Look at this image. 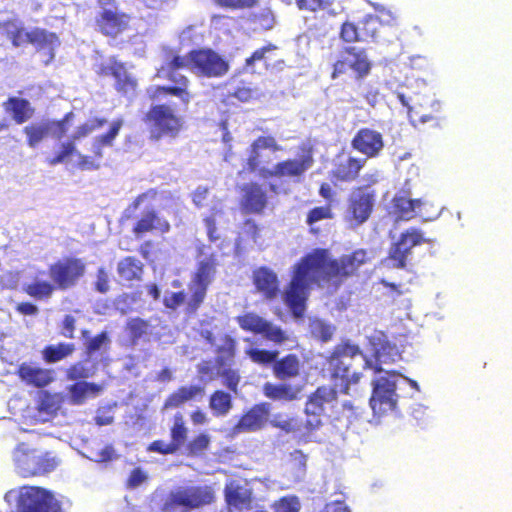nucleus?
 Segmentation results:
<instances>
[{
  "label": "nucleus",
  "instance_id": "f257e3e1",
  "mask_svg": "<svg viewBox=\"0 0 512 512\" xmlns=\"http://www.w3.org/2000/svg\"><path fill=\"white\" fill-rule=\"evenodd\" d=\"M372 255L358 248L336 258L328 248H314L303 255L292 267L286 286L284 302L296 319L303 318L313 286L324 284L339 288L348 278L359 276L361 267L370 264Z\"/></svg>",
  "mask_w": 512,
  "mask_h": 512
},
{
  "label": "nucleus",
  "instance_id": "f03ea898",
  "mask_svg": "<svg viewBox=\"0 0 512 512\" xmlns=\"http://www.w3.org/2000/svg\"><path fill=\"white\" fill-rule=\"evenodd\" d=\"M265 150L278 153L282 151V147L273 135L257 137L248 148V156L243 165V172L257 174L263 180H275L270 182L268 186L269 191L275 195L287 193L288 189L284 187L287 179L299 181L315 163L313 148L309 145H302L297 158L279 161L272 168H269L266 164L271 161L265 158Z\"/></svg>",
  "mask_w": 512,
  "mask_h": 512
},
{
  "label": "nucleus",
  "instance_id": "7ed1b4c3",
  "mask_svg": "<svg viewBox=\"0 0 512 512\" xmlns=\"http://www.w3.org/2000/svg\"><path fill=\"white\" fill-rule=\"evenodd\" d=\"M360 356L364 361V368H371L374 373H380L382 360L379 352H376V361L372 363L355 344L342 343L332 350L328 359H326V370L330 378L336 383L340 381V392L348 395L351 385L359 383L362 373L352 371L355 358Z\"/></svg>",
  "mask_w": 512,
  "mask_h": 512
},
{
  "label": "nucleus",
  "instance_id": "20e7f679",
  "mask_svg": "<svg viewBox=\"0 0 512 512\" xmlns=\"http://www.w3.org/2000/svg\"><path fill=\"white\" fill-rule=\"evenodd\" d=\"M216 501L211 485H186L171 490L163 500L161 512H190Z\"/></svg>",
  "mask_w": 512,
  "mask_h": 512
},
{
  "label": "nucleus",
  "instance_id": "39448f33",
  "mask_svg": "<svg viewBox=\"0 0 512 512\" xmlns=\"http://www.w3.org/2000/svg\"><path fill=\"white\" fill-rule=\"evenodd\" d=\"M218 260L215 254L199 260L188 284L189 298L185 313L194 315L204 304L209 286L215 279Z\"/></svg>",
  "mask_w": 512,
  "mask_h": 512
},
{
  "label": "nucleus",
  "instance_id": "423d86ee",
  "mask_svg": "<svg viewBox=\"0 0 512 512\" xmlns=\"http://www.w3.org/2000/svg\"><path fill=\"white\" fill-rule=\"evenodd\" d=\"M372 69V62L363 48L346 46L340 50V55L332 63V80L339 79L342 75L351 71L354 79L361 81L366 78Z\"/></svg>",
  "mask_w": 512,
  "mask_h": 512
},
{
  "label": "nucleus",
  "instance_id": "0eeeda50",
  "mask_svg": "<svg viewBox=\"0 0 512 512\" xmlns=\"http://www.w3.org/2000/svg\"><path fill=\"white\" fill-rule=\"evenodd\" d=\"M101 10L96 14V30L109 38H117L130 29L132 17L117 9L115 0H98Z\"/></svg>",
  "mask_w": 512,
  "mask_h": 512
},
{
  "label": "nucleus",
  "instance_id": "6e6552de",
  "mask_svg": "<svg viewBox=\"0 0 512 512\" xmlns=\"http://www.w3.org/2000/svg\"><path fill=\"white\" fill-rule=\"evenodd\" d=\"M86 270L85 261L73 255L63 256L48 266L50 279L61 291L76 287L85 276Z\"/></svg>",
  "mask_w": 512,
  "mask_h": 512
},
{
  "label": "nucleus",
  "instance_id": "1a4fd4ad",
  "mask_svg": "<svg viewBox=\"0 0 512 512\" xmlns=\"http://www.w3.org/2000/svg\"><path fill=\"white\" fill-rule=\"evenodd\" d=\"M400 376L397 371H386L384 376L372 381V391L369 398L370 407L375 415L381 416L396 408L398 395L396 379Z\"/></svg>",
  "mask_w": 512,
  "mask_h": 512
},
{
  "label": "nucleus",
  "instance_id": "9d476101",
  "mask_svg": "<svg viewBox=\"0 0 512 512\" xmlns=\"http://www.w3.org/2000/svg\"><path fill=\"white\" fill-rule=\"evenodd\" d=\"M365 185L356 186L348 197V218L356 225L364 223L371 215L376 193L371 188L378 182L375 174L364 176Z\"/></svg>",
  "mask_w": 512,
  "mask_h": 512
},
{
  "label": "nucleus",
  "instance_id": "9b49d317",
  "mask_svg": "<svg viewBox=\"0 0 512 512\" xmlns=\"http://www.w3.org/2000/svg\"><path fill=\"white\" fill-rule=\"evenodd\" d=\"M215 352L217 374L223 377L224 385L230 391L237 393L241 376L237 369L231 367L235 363L237 355V340L231 335L225 334Z\"/></svg>",
  "mask_w": 512,
  "mask_h": 512
},
{
  "label": "nucleus",
  "instance_id": "f8f14e48",
  "mask_svg": "<svg viewBox=\"0 0 512 512\" xmlns=\"http://www.w3.org/2000/svg\"><path fill=\"white\" fill-rule=\"evenodd\" d=\"M190 70L206 78H220L229 70V62L212 49H194L188 53Z\"/></svg>",
  "mask_w": 512,
  "mask_h": 512
},
{
  "label": "nucleus",
  "instance_id": "ddd939ff",
  "mask_svg": "<svg viewBox=\"0 0 512 512\" xmlns=\"http://www.w3.org/2000/svg\"><path fill=\"white\" fill-rule=\"evenodd\" d=\"M144 122L151 127L156 139L165 136L176 137L182 129L181 118L167 104L151 106L144 117Z\"/></svg>",
  "mask_w": 512,
  "mask_h": 512
},
{
  "label": "nucleus",
  "instance_id": "4468645a",
  "mask_svg": "<svg viewBox=\"0 0 512 512\" xmlns=\"http://www.w3.org/2000/svg\"><path fill=\"white\" fill-rule=\"evenodd\" d=\"M19 512H62L53 493L40 486L24 485L18 497Z\"/></svg>",
  "mask_w": 512,
  "mask_h": 512
},
{
  "label": "nucleus",
  "instance_id": "2eb2a0df",
  "mask_svg": "<svg viewBox=\"0 0 512 512\" xmlns=\"http://www.w3.org/2000/svg\"><path fill=\"white\" fill-rule=\"evenodd\" d=\"M236 321L244 331L261 335L275 344H282L289 339L287 332L281 326L255 312H246L239 315L236 317Z\"/></svg>",
  "mask_w": 512,
  "mask_h": 512
},
{
  "label": "nucleus",
  "instance_id": "dca6fc26",
  "mask_svg": "<svg viewBox=\"0 0 512 512\" xmlns=\"http://www.w3.org/2000/svg\"><path fill=\"white\" fill-rule=\"evenodd\" d=\"M426 242L427 239L420 229L410 227L403 231L397 241L391 245L386 261L390 262L391 268L404 269L406 267L407 257L411 254L412 248Z\"/></svg>",
  "mask_w": 512,
  "mask_h": 512
},
{
  "label": "nucleus",
  "instance_id": "f3484780",
  "mask_svg": "<svg viewBox=\"0 0 512 512\" xmlns=\"http://www.w3.org/2000/svg\"><path fill=\"white\" fill-rule=\"evenodd\" d=\"M123 119L113 121L109 130L97 136L92 142V155H84L78 151L77 154V168L83 171H93L101 168V160L103 158L104 147L112 146L114 140L118 136L121 127L123 126Z\"/></svg>",
  "mask_w": 512,
  "mask_h": 512
},
{
  "label": "nucleus",
  "instance_id": "a211bd4d",
  "mask_svg": "<svg viewBox=\"0 0 512 512\" xmlns=\"http://www.w3.org/2000/svg\"><path fill=\"white\" fill-rule=\"evenodd\" d=\"M96 74L100 78L113 77L115 90L123 96L136 91L138 81L127 70L125 63L116 57H111L108 62L96 66Z\"/></svg>",
  "mask_w": 512,
  "mask_h": 512
},
{
  "label": "nucleus",
  "instance_id": "6ab92c4d",
  "mask_svg": "<svg viewBox=\"0 0 512 512\" xmlns=\"http://www.w3.org/2000/svg\"><path fill=\"white\" fill-rule=\"evenodd\" d=\"M171 228L170 221L156 207L147 205L137 216L132 233L136 238H143L148 234L165 235Z\"/></svg>",
  "mask_w": 512,
  "mask_h": 512
},
{
  "label": "nucleus",
  "instance_id": "aec40b11",
  "mask_svg": "<svg viewBox=\"0 0 512 512\" xmlns=\"http://www.w3.org/2000/svg\"><path fill=\"white\" fill-rule=\"evenodd\" d=\"M170 442L162 439L152 441L148 450L163 455L174 454L186 444L188 438V427L182 413H176L173 417V424L170 427Z\"/></svg>",
  "mask_w": 512,
  "mask_h": 512
},
{
  "label": "nucleus",
  "instance_id": "412c9836",
  "mask_svg": "<svg viewBox=\"0 0 512 512\" xmlns=\"http://www.w3.org/2000/svg\"><path fill=\"white\" fill-rule=\"evenodd\" d=\"M166 79L172 82V86L155 85L146 89L147 96L150 101H157L167 95L175 96L182 103L188 105L193 98L190 92V80L188 77H176L174 74H166Z\"/></svg>",
  "mask_w": 512,
  "mask_h": 512
},
{
  "label": "nucleus",
  "instance_id": "4be33fe9",
  "mask_svg": "<svg viewBox=\"0 0 512 512\" xmlns=\"http://www.w3.org/2000/svg\"><path fill=\"white\" fill-rule=\"evenodd\" d=\"M269 205L267 190L258 182L246 183L242 187L240 207L245 214L261 215Z\"/></svg>",
  "mask_w": 512,
  "mask_h": 512
},
{
  "label": "nucleus",
  "instance_id": "5701e85b",
  "mask_svg": "<svg viewBox=\"0 0 512 512\" xmlns=\"http://www.w3.org/2000/svg\"><path fill=\"white\" fill-rule=\"evenodd\" d=\"M352 149L365 156L364 159L376 158L384 148L383 136L371 128H360L352 139Z\"/></svg>",
  "mask_w": 512,
  "mask_h": 512
},
{
  "label": "nucleus",
  "instance_id": "b1692460",
  "mask_svg": "<svg viewBox=\"0 0 512 512\" xmlns=\"http://www.w3.org/2000/svg\"><path fill=\"white\" fill-rule=\"evenodd\" d=\"M270 407L268 403L253 405L246 411L233 427L235 434L254 432L265 427L269 420Z\"/></svg>",
  "mask_w": 512,
  "mask_h": 512
},
{
  "label": "nucleus",
  "instance_id": "393cba45",
  "mask_svg": "<svg viewBox=\"0 0 512 512\" xmlns=\"http://www.w3.org/2000/svg\"><path fill=\"white\" fill-rule=\"evenodd\" d=\"M365 163L366 159L351 155L338 161L334 164V168L330 170V181L334 184L357 181Z\"/></svg>",
  "mask_w": 512,
  "mask_h": 512
},
{
  "label": "nucleus",
  "instance_id": "a878e982",
  "mask_svg": "<svg viewBox=\"0 0 512 512\" xmlns=\"http://www.w3.org/2000/svg\"><path fill=\"white\" fill-rule=\"evenodd\" d=\"M16 375L28 386L44 388L54 380L52 369L40 367L31 362H22L16 369Z\"/></svg>",
  "mask_w": 512,
  "mask_h": 512
},
{
  "label": "nucleus",
  "instance_id": "bb28decb",
  "mask_svg": "<svg viewBox=\"0 0 512 512\" xmlns=\"http://www.w3.org/2000/svg\"><path fill=\"white\" fill-rule=\"evenodd\" d=\"M36 449L29 448L25 443H19L13 451V460L17 473L24 477L37 476Z\"/></svg>",
  "mask_w": 512,
  "mask_h": 512
},
{
  "label": "nucleus",
  "instance_id": "cd10ccee",
  "mask_svg": "<svg viewBox=\"0 0 512 512\" xmlns=\"http://www.w3.org/2000/svg\"><path fill=\"white\" fill-rule=\"evenodd\" d=\"M253 282L257 291L267 300L277 298L280 293L278 276L269 267L262 266L257 268L253 273Z\"/></svg>",
  "mask_w": 512,
  "mask_h": 512
},
{
  "label": "nucleus",
  "instance_id": "c85d7f7f",
  "mask_svg": "<svg viewBox=\"0 0 512 512\" xmlns=\"http://www.w3.org/2000/svg\"><path fill=\"white\" fill-rule=\"evenodd\" d=\"M4 112L18 125L24 124L35 115V108L29 100L10 96L2 103Z\"/></svg>",
  "mask_w": 512,
  "mask_h": 512
},
{
  "label": "nucleus",
  "instance_id": "c756f323",
  "mask_svg": "<svg viewBox=\"0 0 512 512\" xmlns=\"http://www.w3.org/2000/svg\"><path fill=\"white\" fill-rule=\"evenodd\" d=\"M204 394V386L198 384L180 386L166 397L163 408L173 409L181 407L186 402L202 398Z\"/></svg>",
  "mask_w": 512,
  "mask_h": 512
},
{
  "label": "nucleus",
  "instance_id": "7c9ffc66",
  "mask_svg": "<svg viewBox=\"0 0 512 512\" xmlns=\"http://www.w3.org/2000/svg\"><path fill=\"white\" fill-rule=\"evenodd\" d=\"M26 38L27 43L33 45L37 51L48 52V62L54 58V50L60 44L56 33L49 32L42 28H34L28 31Z\"/></svg>",
  "mask_w": 512,
  "mask_h": 512
},
{
  "label": "nucleus",
  "instance_id": "2f4dec72",
  "mask_svg": "<svg viewBox=\"0 0 512 512\" xmlns=\"http://www.w3.org/2000/svg\"><path fill=\"white\" fill-rule=\"evenodd\" d=\"M226 503L237 509L250 508L252 502V492L250 489L241 485L236 480H230L224 488Z\"/></svg>",
  "mask_w": 512,
  "mask_h": 512
},
{
  "label": "nucleus",
  "instance_id": "473e14b6",
  "mask_svg": "<svg viewBox=\"0 0 512 512\" xmlns=\"http://www.w3.org/2000/svg\"><path fill=\"white\" fill-rule=\"evenodd\" d=\"M392 213L397 220L409 221L418 215V211L424 205L421 199H410L404 194H396L392 198Z\"/></svg>",
  "mask_w": 512,
  "mask_h": 512
},
{
  "label": "nucleus",
  "instance_id": "72a5a7b5",
  "mask_svg": "<svg viewBox=\"0 0 512 512\" xmlns=\"http://www.w3.org/2000/svg\"><path fill=\"white\" fill-rule=\"evenodd\" d=\"M144 263L135 256H125L117 263V274L124 282H138L143 279Z\"/></svg>",
  "mask_w": 512,
  "mask_h": 512
},
{
  "label": "nucleus",
  "instance_id": "f704fd0d",
  "mask_svg": "<svg viewBox=\"0 0 512 512\" xmlns=\"http://www.w3.org/2000/svg\"><path fill=\"white\" fill-rule=\"evenodd\" d=\"M273 372L276 378L287 380L295 378L301 372V361L299 356L294 353L287 354L282 358H277L273 365Z\"/></svg>",
  "mask_w": 512,
  "mask_h": 512
},
{
  "label": "nucleus",
  "instance_id": "c9c22d12",
  "mask_svg": "<svg viewBox=\"0 0 512 512\" xmlns=\"http://www.w3.org/2000/svg\"><path fill=\"white\" fill-rule=\"evenodd\" d=\"M103 387L95 382L76 381L68 387L70 402L74 405H81L90 397L97 396Z\"/></svg>",
  "mask_w": 512,
  "mask_h": 512
},
{
  "label": "nucleus",
  "instance_id": "e433bc0d",
  "mask_svg": "<svg viewBox=\"0 0 512 512\" xmlns=\"http://www.w3.org/2000/svg\"><path fill=\"white\" fill-rule=\"evenodd\" d=\"M58 290L53 280L35 277L31 282L23 286V292L31 298L39 301H48Z\"/></svg>",
  "mask_w": 512,
  "mask_h": 512
},
{
  "label": "nucleus",
  "instance_id": "4c0bfd02",
  "mask_svg": "<svg viewBox=\"0 0 512 512\" xmlns=\"http://www.w3.org/2000/svg\"><path fill=\"white\" fill-rule=\"evenodd\" d=\"M337 399V390L333 386L322 385L308 396L306 407L312 412L325 413L326 403L334 402Z\"/></svg>",
  "mask_w": 512,
  "mask_h": 512
},
{
  "label": "nucleus",
  "instance_id": "58836bf2",
  "mask_svg": "<svg viewBox=\"0 0 512 512\" xmlns=\"http://www.w3.org/2000/svg\"><path fill=\"white\" fill-rule=\"evenodd\" d=\"M306 419H300V430H298V440L308 442L316 430L323 426V413L318 411L312 412L309 407L304 408Z\"/></svg>",
  "mask_w": 512,
  "mask_h": 512
},
{
  "label": "nucleus",
  "instance_id": "ea45409f",
  "mask_svg": "<svg viewBox=\"0 0 512 512\" xmlns=\"http://www.w3.org/2000/svg\"><path fill=\"white\" fill-rule=\"evenodd\" d=\"M209 407L215 417L226 416L233 408V397L229 392L217 389L210 394Z\"/></svg>",
  "mask_w": 512,
  "mask_h": 512
},
{
  "label": "nucleus",
  "instance_id": "a19ab883",
  "mask_svg": "<svg viewBox=\"0 0 512 512\" xmlns=\"http://www.w3.org/2000/svg\"><path fill=\"white\" fill-rule=\"evenodd\" d=\"M63 403V397L59 393L41 391L37 399V410L40 414L53 417L57 414Z\"/></svg>",
  "mask_w": 512,
  "mask_h": 512
},
{
  "label": "nucleus",
  "instance_id": "79ce46f5",
  "mask_svg": "<svg viewBox=\"0 0 512 512\" xmlns=\"http://www.w3.org/2000/svg\"><path fill=\"white\" fill-rule=\"evenodd\" d=\"M75 351L73 343L59 342L58 344H49L42 349V358L46 363L59 362Z\"/></svg>",
  "mask_w": 512,
  "mask_h": 512
},
{
  "label": "nucleus",
  "instance_id": "37998d69",
  "mask_svg": "<svg viewBox=\"0 0 512 512\" xmlns=\"http://www.w3.org/2000/svg\"><path fill=\"white\" fill-rule=\"evenodd\" d=\"M264 394L273 400H295L297 397V390L290 384L286 383H271L267 382L263 387Z\"/></svg>",
  "mask_w": 512,
  "mask_h": 512
},
{
  "label": "nucleus",
  "instance_id": "c03bdc74",
  "mask_svg": "<svg viewBox=\"0 0 512 512\" xmlns=\"http://www.w3.org/2000/svg\"><path fill=\"white\" fill-rule=\"evenodd\" d=\"M78 154L76 142L69 138L59 145V149L53 153L51 157L46 159V163L49 166H57L59 164L66 163L72 157Z\"/></svg>",
  "mask_w": 512,
  "mask_h": 512
},
{
  "label": "nucleus",
  "instance_id": "a18cd8bd",
  "mask_svg": "<svg viewBox=\"0 0 512 512\" xmlns=\"http://www.w3.org/2000/svg\"><path fill=\"white\" fill-rule=\"evenodd\" d=\"M289 473L296 482L305 478L307 474V454H304L301 449L291 452Z\"/></svg>",
  "mask_w": 512,
  "mask_h": 512
},
{
  "label": "nucleus",
  "instance_id": "49530a36",
  "mask_svg": "<svg viewBox=\"0 0 512 512\" xmlns=\"http://www.w3.org/2000/svg\"><path fill=\"white\" fill-rule=\"evenodd\" d=\"M23 133L26 136V143L30 148H36L39 144L46 139L49 134L44 122L31 123L23 128Z\"/></svg>",
  "mask_w": 512,
  "mask_h": 512
},
{
  "label": "nucleus",
  "instance_id": "de8ad7c7",
  "mask_svg": "<svg viewBox=\"0 0 512 512\" xmlns=\"http://www.w3.org/2000/svg\"><path fill=\"white\" fill-rule=\"evenodd\" d=\"M74 117V113L70 111L66 113L61 119L45 121L48 134L52 135L56 139H62L67 135Z\"/></svg>",
  "mask_w": 512,
  "mask_h": 512
},
{
  "label": "nucleus",
  "instance_id": "09e8293b",
  "mask_svg": "<svg viewBox=\"0 0 512 512\" xmlns=\"http://www.w3.org/2000/svg\"><path fill=\"white\" fill-rule=\"evenodd\" d=\"M246 355L252 362L258 365L269 366L275 364L276 359L279 357V351L251 347L246 349Z\"/></svg>",
  "mask_w": 512,
  "mask_h": 512
},
{
  "label": "nucleus",
  "instance_id": "8fccbe9b",
  "mask_svg": "<svg viewBox=\"0 0 512 512\" xmlns=\"http://www.w3.org/2000/svg\"><path fill=\"white\" fill-rule=\"evenodd\" d=\"M381 21L375 15H366L360 21V37L361 42L375 40L377 38Z\"/></svg>",
  "mask_w": 512,
  "mask_h": 512
},
{
  "label": "nucleus",
  "instance_id": "3c124183",
  "mask_svg": "<svg viewBox=\"0 0 512 512\" xmlns=\"http://www.w3.org/2000/svg\"><path fill=\"white\" fill-rule=\"evenodd\" d=\"M211 443V437L205 432H201L194 436L190 441L186 442L185 449L188 456H201L205 454Z\"/></svg>",
  "mask_w": 512,
  "mask_h": 512
},
{
  "label": "nucleus",
  "instance_id": "603ef678",
  "mask_svg": "<svg viewBox=\"0 0 512 512\" xmlns=\"http://www.w3.org/2000/svg\"><path fill=\"white\" fill-rule=\"evenodd\" d=\"M271 424L286 433H293L299 438V417L278 413L272 419Z\"/></svg>",
  "mask_w": 512,
  "mask_h": 512
},
{
  "label": "nucleus",
  "instance_id": "864d4df0",
  "mask_svg": "<svg viewBox=\"0 0 512 512\" xmlns=\"http://www.w3.org/2000/svg\"><path fill=\"white\" fill-rule=\"evenodd\" d=\"M61 459L52 451L37 453V475L47 474L57 468Z\"/></svg>",
  "mask_w": 512,
  "mask_h": 512
},
{
  "label": "nucleus",
  "instance_id": "5fc2aeb1",
  "mask_svg": "<svg viewBox=\"0 0 512 512\" xmlns=\"http://www.w3.org/2000/svg\"><path fill=\"white\" fill-rule=\"evenodd\" d=\"M157 196L158 190L155 188L148 189L145 192L139 194L126 208L124 217L126 219H130L133 213L136 212L141 207V205H143L144 203L155 201L157 199Z\"/></svg>",
  "mask_w": 512,
  "mask_h": 512
},
{
  "label": "nucleus",
  "instance_id": "6e6d98bb",
  "mask_svg": "<svg viewBox=\"0 0 512 512\" xmlns=\"http://www.w3.org/2000/svg\"><path fill=\"white\" fill-rule=\"evenodd\" d=\"M149 328V322L140 317H134L128 320L126 324V330L129 335V338L136 342L141 337H143Z\"/></svg>",
  "mask_w": 512,
  "mask_h": 512
},
{
  "label": "nucleus",
  "instance_id": "4d7b16f0",
  "mask_svg": "<svg viewBox=\"0 0 512 512\" xmlns=\"http://www.w3.org/2000/svg\"><path fill=\"white\" fill-rule=\"evenodd\" d=\"M107 124V120L103 117H96L89 122L83 123L77 127L75 133L70 137L75 142L91 134L93 131L101 129Z\"/></svg>",
  "mask_w": 512,
  "mask_h": 512
},
{
  "label": "nucleus",
  "instance_id": "13d9d810",
  "mask_svg": "<svg viewBox=\"0 0 512 512\" xmlns=\"http://www.w3.org/2000/svg\"><path fill=\"white\" fill-rule=\"evenodd\" d=\"M333 219V208L328 203L324 206L314 207L306 214V223L311 227L316 222Z\"/></svg>",
  "mask_w": 512,
  "mask_h": 512
},
{
  "label": "nucleus",
  "instance_id": "bf43d9fd",
  "mask_svg": "<svg viewBox=\"0 0 512 512\" xmlns=\"http://www.w3.org/2000/svg\"><path fill=\"white\" fill-rule=\"evenodd\" d=\"M277 50V47L273 44H269L264 46L258 50H256L249 58L246 60V66H253L257 62H264L265 66L268 68L271 64L272 60L271 54Z\"/></svg>",
  "mask_w": 512,
  "mask_h": 512
},
{
  "label": "nucleus",
  "instance_id": "052dcab7",
  "mask_svg": "<svg viewBox=\"0 0 512 512\" xmlns=\"http://www.w3.org/2000/svg\"><path fill=\"white\" fill-rule=\"evenodd\" d=\"M340 40L348 44L361 42V31L359 27L352 22H344L342 26H340Z\"/></svg>",
  "mask_w": 512,
  "mask_h": 512
},
{
  "label": "nucleus",
  "instance_id": "680f3d73",
  "mask_svg": "<svg viewBox=\"0 0 512 512\" xmlns=\"http://www.w3.org/2000/svg\"><path fill=\"white\" fill-rule=\"evenodd\" d=\"M301 504L296 495L284 496L275 504L276 512H299Z\"/></svg>",
  "mask_w": 512,
  "mask_h": 512
},
{
  "label": "nucleus",
  "instance_id": "e2e57ef3",
  "mask_svg": "<svg viewBox=\"0 0 512 512\" xmlns=\"http://www.w3.org/2000/svg\"><path fill=\"white\" fill-rule=\"evenodd\" d=\"M432 112L425 113L424 111H416L415 114L418 117L420 123L433 122L434 126H438L441 117L440 104L437 101L431 103Z\"/></svg>",
  "mask_w": 512,
  "mask_h": 512
},
{
  "label": "nucleus",
  "instance_id": "0e129e2a",
  "mask_svg": "<svg viewBox=\"0 0 512 512\" xmlns=\"http://www.w3.org/2000/svg\"><path fill=\"white\" fill-rule=\"evenodd\" d=\"M258 91L256 88L247 84L238 86L232 93V96L243 103H249L258 98Z\"/></svg>",
  "mask_w": 512,
  "mask_h": 512
},
{
  "label": "nucleus",
  "instance_id": "69168bd1",
  "mask_svg": "<svg viewBox=\"0 0 512 512\" xmlns=\"http://www.w3.org/2000/svg\"><path fill=\"white\" fill-rule=\"evenodd\" d=\"M189 296L184 291L172 292L170 295H167L163 299V304L166 308L171 310H176L180 306L185 304L187 306Z\"/></svg>",
  "mask_w": 512,
  "mask_h": 512
},
{
  "label": "nucleus",
  "instance_id": "338daca9",
  "mask_svg": "<svg viewBox=\"0 0 512 512\" xmlns=\"http://www.w3.org/2000/svg\"><path fill=\"white\" fill-rule=\"evenodd\" d=\"M241 235L244 240L257 242L260 237V227L254 219H246L242 225Z\"/></svg>",
  "mask_w": 512,
  "mask_h": 512
},
{
  "label": "nucleus",
  "instance_id": "774afa93",
  "mask_svg": "<svg viewBox=\"0 0 512 512\" xmlns=\"http://www.w3.org/2000/svg\"><path fill=\"white\" fill-rule=\"evenodd\" d=\"M92 375L89 368L85 366L83 362H76L70 365L66 371V376L69 380H79L88 378Z\"/></svg>",
  "mask_w": 512,
  "mask_h": 512
}]
</instances>
